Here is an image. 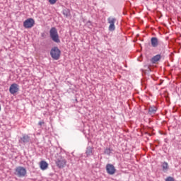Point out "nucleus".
I'll return each mask as SVG.
<instances>
[{
	"mask_svg": "<svg viewBox=\"0 0 181 181\" xmlns=\"http://www.w3.org/2000/svg\"><path fill=\"white\" fill-rule=\"evenodd\" d=\"M49 2L51 5H54L57 2V0H49Z\"/></svg>",
	"mask_w": 181,
	"mask_h": 181,
	"instance_id": "obj_18",
	"label": "nucleus"
},
{
	"mask_svg": "<svg viewBox=\"0 0 181 181\" xmlns=\"http://www.w3.org/2000/svg\"><path fill=\"white\" fill-rule=\"evenodd\" d=\"M161 58L162 57L160 56V54L155 55L154 57H152L151 62L153 64L157 63V62H159V60H160Z\"/></svg>",
	"mask_w": 181,
	"mask_h": 181,
	"instance_id": "obj_12",
	"label": "nucleus"
},
{
	"mask_svg": "<svg viewBox=\"0 0 181 181\" xmlns=\"http://www.w3.org/2000/svg\"><path fill=\"white\" fill-rule=\"evenodd\" d=\"M106 172L108 175H115V172H117V169L112 164H107L106 165Z\"/></svg>",
	"mask_w": 181,
	"mask_h": 181,
	"instance_id": "obj_7",
	"label": "nucleus"
},
{
	"mask_svg": "<svg viewBox=\"0 0 181 181\" xmlns=\"http://www.w3.org/2000/svg\"><path fill=\"white\" fill-rule=\"evenodd\" d=\"M55 163L59 169H63L67 165V160L62 156H57L55 160Z\"/></svg>",
	"mask_w": 181,
	"mask_h": 181,
	"instance_id": "obj_1",
	"label": "nucleus"
},
{
	"mask_svg": "<svg viewBox=\"0 0 181 181\" xmlns=\"http://www.w3.org/2000/svg\"><path fill=\"white\" fill-rule=\"evenodd\" d=\"M61 51L57 47L52 48L50 55L54 60H59L60 59Z\"/></svg>",
	"mask_w": 181,
	"mask_h": 181,
	"instance_id": "obj_4",
	"label": "nucleus"
},
{
	"mask_svg": "<svg viewBox=\"0 0 181 181\" xmlns=\"http://www.w3.org/2000/svg\"><path fill=\"white\" fill-rule=\"evenodd\" d=\"M30 140V137H29V136L28 135H24L23 136V137L21 138V141H22L23 144H26V142H29Z\"/></svg>",
	"mask_w": 181,
	"mask_h": 181,
	"instance_id": "obj_14",
	"label": "nucleus"
},
{
	"mask_svg": "<svg viewBox=\"0 0 181 181\" xmlns=\"http://www.w3.org/2000/svg\"><path fill=\"white\" fill-rule=\"evenodd\" d=\"M162 168H163V170L166 171L168 170V169H169V165L168 164V163L164 162L162 164Z\"/></svg>",
	"mask_w": 181,
	"mask_h": 181,
	"instance_id": "obj_15",
	"label": "nucleus"
},
{
	"mask_svg": "<svg viewBox=\"0 0 181 181\" xmlns=\"http://www.w3.org/2000/svg\"><path fill=\"white\" fill-rule=\"evenodd\" d=\"M43 124H45V122H39L38 124H40V126L43 125Z\"/></svg>",
	"mask_w": 181,
	"mask_h": 181,
	"instance_id": "obj_19",
	"label": "nucleus"
},
{
	"mask_svg": "<svg viewBox=\"0 0 181 181\" xmlns=\"http://www.w3.org/2000/svg\"><path fill=\"white\" fill-rule=\"evenodd\" d=\"M49 35L51 39L55 43H60V39L59 38V33H57V30L56 28H52L49 30Z\"/></svg>",
	"mask_w": 181,
	"mask_h": 181,
	"instance_id": "obj_2",
	"label": "nucleus"
},
{
	"mask_svg": "<svg viewBox=\"0 0 181 181\" xmlns=\"http://www.w3.org/2000/svg\"><path fill=\"white\" fill-rule=\"evenodd\" d=\"M93 151H94V148L91 147V146H88L86 148V156H91V155H93Z\"/></svg>",
	"mask_w": 181,
	"mask_h": 181,
	"instance_id": "obj_13",
	"label": "nucleus"
},
{
	"mask_svg": "<svg viewBox=\"0 0 181 181\" xmlns=\"http://www.w3.org/2000/svg\"><path fill=\"white\" fill-rule=\"evenodd\" d=\"M107 22L110 23L109 30H110V32L115 30V22H117V18L114 17H109L107 18Z\"/></svg>",
	"mask_w": 181,
	"mask_h": 181,
	"instance_id": "obj_6",
	"label": "nucleus"
},
{
	"mask_svg": "<svg viewBox=\"0 0 181 181\" xmlns=\"http://www.w3.org/2000/svg\"><path fill=\"white\" fill-rule=\"evenodd\" d=\"M104 153L105 155H110L111 153V148H105Z\"/></svg>",
	"mask_w": 181,
	"mask_h": 181,
	"instance_id": "obj_16",
	"label": "nucleus"
},
{
	"mask_svg": "<svg viewBox=\"0 0 181 181\" xmlns=\"http://www.w3.org/2000/svg\"><path fill=\"white\" fill-rule=\"evenodd\" d=\"M47 168H49V163H47V162L45 160H41L40 162V168L41 169V170H46Z\"/></svg>",
	"mask_w": 181,
	"mask_h": 181,
	"instance_id": "obj_9",
	"label": "nucleus"
},
{
	"mask_svg": "<svg viewBox=\"0 0 181 181\" xmlns=\"http://www.w3.org/2000/svg\"><path fill=\"white\" fill-rule=\"evenodd\" d=\"M156 111H158V107H156V106H151V107L148 108V113H149L151 115H153V114H156Z\"/></svg>",
	"mask_w": 181,
	"mask_h": 181,
	"instance_id": "obj_11",
	"label": "nucleus"
},
{
	"mask_svg": "<svg viewBox=\"0 0 181 181\" xmlns=\"http://www.w3.org/2000/svg\"><path fill=\"white\" fill-rule=\"evenodd\" d=\"M165 181H175V178H174V177H168L165 179Z\"/></svg>",
	"mask_w": 181,
	"mask_h": 181,
	"instance_id": "obj_17",
	"label": "nucleus"
},
{
	"mask_svg": "<svg viewBox=\"0 0 181 181\" xmlns=\"http://www.w3.org/2000/svg\"><path fill=\"white\" fill-rule=\"evenodd\" d=\"M35 26V20L33 18H28L23 22V27L25 29H30Z\"/></svg>",
	"mask_w": 181,
	"mask_h": 181,
	"instance_id": "obj_5",
	"label": "nucleus"
},
{
	"mask_svg": "<svg viewBox=\"0 0 181 181\" xmlns=\"http://www.w3.org/2000/svg\"><path fill=\"white\" fill-rule=\"evenodd\" d=\"M151 42L152 47H158L159 45V40L156 37H151Z\"/></svg>",
	"mask_w": 181,
	"mask_h": 181,
	"instance_id": "obj_10",
	"label": "nucleus"
},
{
	"mask_svg": "<svg viewBox=\"0 0 181 181\" xmlns=\"http://www.w3.org/2000/svg\"><path fill=\"white\" fill-rule=\"evenodd\" d=\"M9 91L11 94H16L19 91V86L16 83H13L9 88Z\"/></svg>",
	"mask_w": 181,
	"mask_h": 181,
	"instance_id": "obj_8",
	"label": "nucleus"
},
{
	"mask_svg": "<svg viewBox=\"0 0 181 181\" xmlns=\"http://www.w3.org/2000/svg\"><path fill=\"white\" fill-rule=\"evenodd\" d=\"M26 168L22 166H18L15 169L14 175L18 176V177H25V176H26Z\"/></svg>",
	"mask_w": 181,
	"mask_h": 181,
	"instance_id": "obj_3",
	"label": "nucleus"
}]
</instances>
